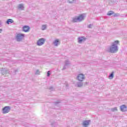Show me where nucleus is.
Segmentation results:
<instances>
[{
  "instance_id": "16",
  "label": "nucleus",
  "mask_w": 127,
  "mask_h": 127,
  "mask_svg": "<svg viewBox=\"0 0 127 127\" xmlns=\"http://www.w3.org/2000/svg\"><path fill=\"white\" fill-rule=\"evenodd\" d=\"M6 23H7V24H9V23H13V20L11 19H8L6 21Z\"/></svg>"
},
{
  "instance_id": "24",
  "label": "nucleus",
  "mask_w": 127,
  "mask_h": 127,
  "mask_svg": "<svg viewBox=\"0 0 127 127\" xmlns=\"http://www.w3.org/2000/svg\"><path fill=\"white\" fill-rule=\"evenodd\" d=\"M75 0H68V1L69 3H72V2H74Z\"/></svg>"
},
{
  "instance_id": "18",
  "label": "nucleus",
  "mask_w": 127,
  "mask_h": 127,
  "mask_svg": "<svg viewBox=\"0 0 127 127\" xmlns=\"http://www.w3.org/2000/svg\"><path fill=\"white\" fill-rule=\"evenodd\" d=\"M115 72L114 71H112V73L109 75V78L110 79V80H112V79H113V78H114V73Z\"/></svg>"
},
{
  "instance_id": "12",
  "label": "nucleus",
  "mask_w": 127,
  "mask_h": 127,
  "mask_svg": "<svg viewBox=\"0 0 127 127\" xmlns=\"http://www.w3.org/2000/svg\"><path fill=\"white\" fill-rule=\"evenodd\" d=\"M29 29H30V27L28 26H24L23 27V31L24 32H28Z\"/></svg>"
},
{
  "instance_id": "26",
  "label": "nucleus",
  "mask_w": 127,
  "mask_h": 127,
  "mask_svg": "<svg viewBox=\"0 0 127 127\" xmlns=\"http://www.w3.org/2000/svg\"><path fill=\"white\" fill-rule=\"evenodd\" d=\"M113 16H120V14L119 13L114 14Z\"/></svg>"
},
{
  "instance_id": "3",
  "label": "nucleus",
  "mask_w": 127,
  "mask_h": 127,
  "mask_svg": "<svg viewBox=\"0 0 127 127\" xmlns=\"http://www.w3.org/2000/svg\"><path fill=\"white\" fill-rule=\"evenodd\" d=\"M90 124H91V120H84L82 122V126L83 127H88L90 126Z\"/></svg>"
},
{
  "instance_id": "32",
  "label": "nucleus",
  "mask_w": 127,
  "mask_h": 127,
  "mask_svg": "<svg viewBox=\"0 0 127 127\" xmlns=\"http://www.w3.org/2000/svg\"><path fill=\"white\" fill-rule=\"evenodd\" d=\"M87 82H85V84L87 85Z\"/></svg>"
},
{
  "instance_id": "7",
  "label": "nucleus",
  "mask_w": 127,
  "mask_h": 127,
  "mask_svg": "<svg viewBox=\"0 0 127 127\" xmlns=\"http://www.w3.org/2000/svg\"><path fill=\"white\" fill-rule=\"evenodd\" d=\"M1 73L2 74V75H5L6 74L9 73V71L7 70V68H2Z\"/></svg>"
},
{
  "instance_id": "1",
  "label": "nucleus",
  "mask_w": 127,
  "mask_h": 127,
  "mask_svg": "<svg viewBox=\"0 0 127 127\" xmlns=\"http://www.w3.org/2000/svg\"><path fill=\"white\" fill-rule=\"evenodd\" d=\"M118 43L119 41H115L112 43V45L109 48V52L111 53H117L119 51Z\"/></svg>"
},
{
  "instance_id": "22",
  "label": "nucleus",
  "mask_w": 127,
  "mask_h": 127,
  "mask_svg": "<svg viewBox=\"0 0 127 127\" xmlns=\"http://www.w3.org/2000/svg\"><path fill=\"white\" fill-rule=\"evenodd\" d=\"M49 90H50V91H55V89L54 88V87H53V86H50V87H49Z\"/></svg>"
},
{
  "instance_id": "11",
  "label": "nucleus",
  "mask_w": 127,
  "mask_h": 127,
  "mask_svg": "<svg viewBox=\"0 0 127 127\" xmlns=\"http://www.w3.org/2000/svg\"><path fill=\"white\" fill-rule=\"evenodd\" d=\"M70 65V62L68 60H66L65 61V64L63 70H65V69H66L67 67H68V65Z\"/></svg>"
},
{
  "instance_id": "6",
  "label": "nucleus",
  "mask_w": 127,
  "mask_h": 127,
  "mask_svg": "<svg viewBox=\"0 0 127 127\" xmlns=\"http://www.w3.org/2000/svg\"><path fill=\"white\" fill-rule=\"evenodd\" d=\"M24 37V34H17L16 36V39L17 41H21L22 39Z\"/></svg>"
},
{
  "instance_id": "10",
  "label": "nucleus",
  "mask_w": 127,
  "mask_h": 127,
  "mask_svg": "<svg viewBox=\"0 0 127 127\" xmlns=\"http://www.w3.org/2000/svg\"><path fill=\"white\" fill-rule=\"evenodd\" d=\"M11 109L10 106H5L2 109V112H9Z\"/></svg>"
},
{
  "instance_id": "17",
  "label": "nucleus",
  "mask_w": 127,
  "mask_h": 127,
  "mask_svg": "<svg viewBox=\"0 0 127 127\" xmlns=\"http://www.w3.org/2000/svg\"><path fill=\"white\" fill-rule=\"evenodd\" d=\"M75 86L78 88H82L83 87V83H78Z\"/></svg>"
},
{
  "instance_id": "4",
  "label": "nucleus",
  "mask_w": 127,
  "mask_h": 127,
  "mask_svg": "<svg viewBox=\"0 0 127 127\" xmlns=\"http://www.w3.org/2000/svg\"><path fill=\"white\" fill-rule=\"evenodd\" d=\"M45 43V39L42 38L37 41V45L38 46H42Z\"/></svg>"
},
{
  "instance_id": "15",
  "label": "nucleus",
  "mask_w": 127,
  "mask_h": 127,
  "mask_svg": "<svg viewBox=\"0 0 127 127\" xmlns=\"http://www.w3.org/2000/svg\"><path fill=\"white\" fill-rule=\"evenodd\" d=\"M61 103V100H58L57 102H55V106H57V107H59V106H60Z\"/></svg>"
},
{
  "instance_id": "5",
  "label": "nucleus",
  "mask_w": 127,
  "mask_h": 127,
  "mask_svg": "<svg viewBox=\"0 0 127 127\" xmlns=\"http://www.w3.org/2000/svg\"><path fill=\"white\" fill-rule=\"evenodd\" d=\"M77 79L79 82H83L85 80V75L82 73L79 74L77 75Z\"/></svg>"
},
{
  "instance_id": "29",
  "label": "nucleus",
  "mask_w": 127,
  "mask_h": 127,
  "mask_svg": "<svg viewBox=\"0 0 127 127\" xmlns=\"http://www.w3.org/2000/svg\"><path fill=\"white\" fill-rule=\"evenodd\" d=\"M2 31V30L1 29H0V33H1Z\"/></svg>"
},
{
  "instance_id": "23",
  "label": "nucleus",
  "mask_w": 127,
  "mask_h": 127,
  "mask_svg": "<svg viewBox=\"0 0 127 127\" xmlns=\"http://www.w3.org/2000/svg\"><path fill=\"white\" fill-rule=\"evenodd\" d=\"M39 74H40V71H39V70L37 69L36 70V71L35 72V75H37V74L39 75Z\"/></svg>"
},
{
  "instance_id": "9",
  "label": "nucleus",
  "mask_w": 127,
  "mask_h": 127,
  "mask_svg": "<svg viewBox=\"0 0 127 127\" xmlns=\"http://www.w3.org/2000/svg\"><path fill=\"white\" fill-rule=\"evenodd\" d=\"M120 110L122 112H127V107L126 105H122L120 106Z\"/></svg>"
},
{
  "instance_id": "21",
  "label": "nucleus",
  "mask_w": 127,
  "mask_h": 127,
  "mask_svg": "<svg viewBox=\"0 0 127 127\" xmlns=\"http://www.w3.org/2000/svg\"><path fill=\"white\" fill-rule=\"evenodd\" d=\"M112 14H114V11H110L109 12H108L107 13V15H112Z\"/></svg>"
},
{
  "instance_id": "28",
  "label": "nucleus",
  "mask_w": 127,
  "mask_h": 127,
  "mask_svg": "<svg viewBox=\"0 0 127 127\" xmlns=\"http://www.w3.org/2000/svg\"><path fill=\"white\" fill-rule=\"evenodd\" d=\"M2 113H3V114H7V113H8V112H3Z\"/></svg>"
},
{
  "instance_id": "8",
  "label": "nucleus",
  "mask_w": 127,
  "mask_h": 127,
  "mask_svg": "<svg viewBox=\"0 0 127 127\" xmlns=\"http://www.w3.org/2000/svg\"><path fill=\"white\" fill-rule=\"evenodd\" d=\"M87 39L84 36H81L80 37L78 38V43H82L83 41H85Z\"/></svg>"
},
{
  "instance_id": "31",
  "label": "nucleus",
  "mask_w": 127,
  "mask_h": 127,
  "mask_svg": "<svg viewBox=\"0 0 127 127\" xmlns=\"http://www.w3.org/2000/svg\"><path fill=\"white\" fill-rule=\"evenodd\" d=\"M16 72H17V70H15V73H16Z\"/></svg>"
},
{
  "instance_id": "30",
  "label": "nucleus",
  "mask_w": 127,
  "mask_h": 127,
  "mask_svg": "<svg viewBox=\"0 0 127 127\" xmlns=\"http://www.w3.org/2000/svg\"><path fill=\"white\" fill-rule=\"evenodd\" d=\"M1 25V21L0 20V26Z\"/></svg>"
},
{
  "instance_id": "20",
  "label": "nucleus",
  "mask_w": 127,
  "mask_h": 127,
  "mask_svg": "<svg viewBox=\"0 0 127 127\" xmlns=\"http://www.w3.org/2000/svg\"><path fill=\"white\" fill-rule=\"evenodd\" d=\"M111 111L112 112H118V108L114 107L113 108H112L111 109Z\"/></svg>"
},
{
  "instance_id": "2",
  "label": "nucleus",
  "mask_w": 127,
  "mask_h": 127,
  "mask_svg": "<svg viewBox=\"0 0 127 127\" xmlns=\"http://www.w3.org/2000/svg\"><path fill=\"white\" fill-rule=\"evenodd\" d=\"M84 16L83 14H81L77 17L73 18L72 19V22H80L82 20H84Z\"/></svg>"
},
{
  "instance_id": "27",
  "label": "nucleus",
  "mask_w": 127,
  "mask_h": 127,
  "mask_svg": "<svg viewBox=\"0 0 127 127\" xmlns=\"http://www.w3.org/2000/svg\"><path fill=\"white\" fill-rule=\"evenodd\" d=\"M88 28H92V24H89L87 26Z\"/></svg>"
},
{
  "instance_id": "25",
  "label": "nucleus",
  "mask_w": 127,
  "mask_h": 127,
  "mask_svg": "<svg viewBox=\"0 0 127 127\" xmlns=\"http://www.w3.org/2000/svg\"><path fill=\"white\" fill-rule=\"evenodd\" d=\"M51 75V73H50V71H48L47 72V76L50 77Z\"/></svg>"
},
{
  "instance_id": "19",
  "label": "nucleus",
  "mask_w": 127,
  "mask_h": 127,
  "mask_svg": "<svg viewBox=\"0 0 127 127\" xmlns=\"http://www.w3.org/2000/svg\"><path fill=\"white\" fill-rule=\"evenodd\" d=\"M47 28V26L46 25H43L42 26V30H45V29H46V28Z\"/></svg>"
},
{
  "instance_id": "13",
  "label": "nucleus",
  "mask_w": 127,
  "mask_h": 127,
  "mask_svg": "<svg viewBox=\"0 0 127 127\" xmlns=\"http://www.w3.org/2000/svg\"><path fill=\"white\" fill-rule=\"evenodd\" d=\"M18 9H19L20 10H24V5L23 4H19L18 5Z\"/></svg>"
},
{
  "instance_id": "14",
  "label": "nucleus",
  "mask_w": 127,
  "mask_h": 127,
  "mask_svg": "<svg viewBox=\"0 0 127 127\" xmlns=\"http://www.w3.org/2000/svg\"><path fill=\"white\" fill-rule=\"evenodd\" d=\"M53 44L54 46H58V44H59V39H57L53 42Z\"/></svg>"
}]
</instances>
